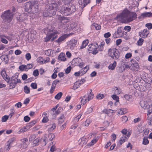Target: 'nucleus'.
Listing matches in <instances>:
<instances>
[{
  "mask_svg": "<svg viewBox=\"0 0 152 152\" xmlns=\"http://www.w3.org/2000/svg\"><path fill=\"white\" fill-rule=\"evenodd\" d=\"M91 2V0H79L78 3L81 5V7L84 8L88 4Z\"/></svg>",
  "mask_w": 152,
  "mask_h": 152,
  "instance_id": "12",
  "label": "nucleus"
},
{
  "mask_svg": "<svg viewBox=\"0 0 152 152\" xmlns=\"http://www.w3.org/2000/svg\"><path fill=\"white\" fill-rule=\"evenodd\" d=\"M112 97L114 100H116L117 102H119V98L117 96L115 95H112Z\"/></svg>",
  "mask_w": 152,
  "mask_h": 152,
  "instance_id": "35",
  "label": "nucleus"
},
{
  "mask_svg": "<svg viewBox=\"0 0 152 152\" xmlns=\"http://www.w3.org/2000/svg\"><path fill=\"white\" fill-rule=\"evenodd\" d=\"M57 18L58 20L60 21L62 23H64V22H65L64 21L65 20H67L66 17L62 16L60 15H57Z\"/></svg>",
  "mask_w": 152,
  "mask_h": 152,
  "instance_id": "16",
  "label": "nucleus"
},
{
  "mask_svg": "<svg viewBox=\"0 0 152 152\" xmlns=\"http://www.w3.org/2000/svg\"><path fill=\"white\" fill-rule=\"evenodd\" d=\"M31 86L33 89H36L37 88V84L35 83H32L31 85Z\"/></svg>",
  "mask_w": 152,
  "mask_h": 152,
  "instance_id": "36",
  "label": "nucleus"
},
{
  "mask_svg": "<svg viewBox=\"0 0 152 152\" xmlns=\"http://www.w3.org/2000/svg\"><path fill=\"white\" fill-rule=\"evenodd\" d=\"M48 137L49 138V140L50 141H51L55 138V136L53 134L50 133L48 135Z\"/></svg>",
  "mask_w": 152,
  "mask_h": 152,
  "instance_id": "29",
  "label": "nucleus"
},
{
  "mask_svg": "<svg viewBox=\"0 0 152 152\" xmlns=\"http://www.w3.org/2000/svg\"><path fill=\"white\" fill-rule=\"evenodd\" d=\"M58 59L61 61H64L66 60L65 55L63 53H61L58 57Z\"/></svg>",
  "mask_w": 152,
  "mask_h": 152,
  "instance_id": "18",
  "label": "nucleus"
},
{
  "mask_svg": "<svg viewBox=\"0 0 152 152\" xmlns=\"http://www.w3.org/2000/svg\"><path fill=\"white\" fill-rule=\"evenodd\" d=\"M46 139H47V137H45V136L43 138H42L41 139V141L42 142V144L43 145L45 146L46 145L47 142L46 141Z\"/></svg>",
  "mask_w": 152,
  "mask_h": 152,
  "instance_id": "31",
  "label": "nucleus"
},
{
  "mask_svg": "<svg viewBox=\"0 0 152 152\" xmlns=\"http://www.w3.org/2000/svg\"><path fill=\"white\" fill-rule=\"evenodd\" d=\"M28 15L26 13H23L17 17V21L22 22L27 20Z\"/></svg>",
  "mask_w": 152,
  "mask_h": 152,
  "instance_id": "9",
  "label": "nucleus"
},
{
  "mask_svg": "<svg viewBox=\"0 0 152 152\" xmlns=\"http://www.w3.org/2000/svg\"><path fill=\"white\" fill-rule=\"evenodd\" d=\"M141 16L143 18L151 17L152 16V13L151 12H146L142 13Z\"/></svg>",
  "mask_w": 152,
  "mask_h": 152,
  "instance_id": "19",
  "label": "nucleus"
},
{
  "mask_svg": "<svg viewBox=\"0 0 152 152\" xmlns=\"http://www.w3.org/2000/svg\"><path fill=\"white\" fill-rule=\"evenodd\" d=\"M89 68V66L88 67V68L87 69L85 70V69H83V70H82V69L80 71L81 73V75H82L85 74L88 70Z\"/></svg>",
  "mask_w": 152,
  "mask_h": 152,
  "instance_id": "49",
  "label": "nucleus"
},
{
  "mask_svg": "<svg viewBox=\"0 0 152 152\" xmlns=\"http://www.w3.org/2000/svg\"><path fill=\"white\" fill-rule=\"evenodd\" d=\"M30 101V99L28 98H26V99L24 102V104H26L29 103Z\"/></svg>",
  "mask_w": 152,
  "mask_h": 152,
  "instance_id": "63",
  "label": "nucleus"
},
{
  "mask_svg": "<svg viewBox=\"0 0 152 152\" xmlns=\"http://www.w3.org/2000/svg\"><path fill=\"white\" fill-rule=\"evenodd\" d=\"M104 97V94H99L97 95L96 97V98L98 99H102Z\"/></svg>",
  "mask_w": 152,
  "mask_h": 152,
  "instance_id": "37",
  "label": "nucleus"
},
{
  "mask_svg": "<svg viewBox=\"0 0 152 152\" xmlns=\"http://www.w3.org/2000/svg\"><path fill=\"white\" fill-rule=\"evenodd\" d=\"M29 128L26 127H26H24L23 128L21 129L19 132H20H20H25Z\"/></svg>",
  "mask_w": 152,
  "mask_h": 152,
  "instance_id": "39",
  "label": "nucleus"
},
{
  "mask_svg": "<svg viewBox=\"0 0 152 152\" xmlns=\"http://www.w3.org/2000/svg\"><path fill=\"white\" fill-rule=\"evenodd\" d=\"M56 127V126L55 124H53L52 126L50 128L49 130V131H51L55 129Z\"/></svg>",
  "mask_w": 152,
  "mask_h": 152,
  "instance_id": "51",
  "label": "nucleus"
},
{
  "mask_svg": "<svg viewBox=\"0 0 152 152\" xmlns=\"http://www.w3.org/2000/svg\"><path fill=\"white\" fill-rule=\"evenodd\" d=\"M30 120V118L28 116H26L24 118V120L26 122H28Z\"/></svg>",
  "mask_w": 152,
  "mask_h": 152,
  "instance_id": "50",
  "label": "nucleus"
},
{
  "mask_svg": "<svg viewBox=\"0 0 152 152\" xmlns=\"http://www.w3.org/2000/svg\"><path fill=\"white\" fill-rule=\"evenodd\" d=\"M81 116V115L80 114L79 115L77 116V117L75 118V120H76L77 121H78L80 118Z\"/></svg>",
  "mask_w": 152,
  "mask_h": 152,
  "instance_id": "61",
  "label": "nucleus"
},
{
  "mask_svg": "<svg viewBox=\"0 0 152 152\" xmlns=\"http://www.w3.org/2000/svg\"><path fill=\"white\" fill-rule=\"evenodd\" d=\"M1 74L3 78L4 79L5 76L7 75L6 73V72L2 70L1 72Z\"/></svg>",
  "mask_w": 152,
  "mask_h": 152,
  "instance_id": "48",
  "label": "nucleus"
},
{
  "mask_svg": "<svg viewBox=\"0 0 152 152\" xmlns=\"http://www.w3.org/2000/svg\"><path fill=\"white\" fill-rule=\"evenodd\" d=\"M44 60L41 57H38L37 59V61L38 63H40L41 64H43L44 63Z\"/></svg>",
  "mask_w": 152,
  "mask_h": 152,
  "instance_id": "28",
  "label": "nucleus"
},
{
  "mask_svg": "<svg viewBox=\"0 0 152 152\" xmlns=\"http://www.w3.org/2000/svg\"><path fill=\"white\" fill-rule=\"evenodd\" d=\"M137 15L136 13L131 12L127 10H124L121 14L117 16L118 19H121L122 22H129L135 19Z\"/></svg>",
  "mask_w": 152,
  "mask_h": 152,
  "instance_id": "1",
  "label": "nucleus"
},
{
  "mask_svg": "<svg viewBox=\"0 0 152 152\" xmlns=\"http://www.w3.org/2000/svg\"><path fill=\"white\" fill-rule=\"evenodd\" d=\"M149 143V141L148 140L147 137H144L143 138L142 144L145 145L148 144Z\"/></svg>",
  "mask_w": 152,
  "mask_h": 152,
  "instance_id": "30",
  "label": "nucleus"
},
{
  "mask_svg": "<svg viewBox=\"0 0 152 152\" xmlns=\"http://www.w3.org/2000/svg\"><path fill=\"white\" fill-rule=\"evenodd\" d=\"M148 118V119H151L152 118V108L148 110L147 114Z\"/></svg>",
  "mask_w": 152,
  "mask_h": 152,
  "instance_id": "22",
  "label": "nucleus"
},
{
  "mask_svg": "<svg viewBox=\"0 0 152 152\" xmlns=\"http://www.w3.org/2000/svg\"><path fill=\"white\" fill-rule=\"evenodd\" d=\"M35 123L36 122L34 121L31 122L28 124V125L26 126V127H28V126H32L35 124Z\"/></svg>",
  "mask_w": 152,
  "mask_h": 152,
  "instance_id": "43",
  "label": "nucleus"
},
{
  "mask_svg": "<svg viewBox=\"0 0 152 152\" xmlns=\"http://www.w3.org/2000/svg\"><path fill=\"white\" fill-rule=\"evenodd\" d=\"M38 3L37 1H28L25 3V10L30 13H34L38 12Z\"/></svg>",
  "mask_w": 152,
  "mask_h": 152,
  "instance_id": "4",
  "label": "nucleus"
},
{
  "mask_svg": "<svg viewBox=\"0 0 152 152\" xmlns=\"http://www.w3.org/2000/svg\"><path fill=\"white\" fill-rule=\"evenodd\" d=\"M88 43V39L84 41L82 43V44L80 47L81 49H83L85 48Z\"/></svg>",
  "mask_w": 152,
  "mask_h": 152,
  "instance_id": "24",
  "label": "nucleus"
},
{
  "mask_svg": "<svg viewBox=\"0 0 152 152\" xmlns=\"http://www.w3.org/2000/svg\"><path fill=\"white\" fill-rule=\"evenodd\" d=\"M110 35H111L110 33V32H108L107 33H105L104 34V37L105 38H108V37H110Z\"/></svg>",
  "mask_w": 152,
  "mask_h": 152,
  "instance_id": "52",
  "label": "nucleus"
},
{
  "mask_svg": "<svg viewBox=\"0 0 152 152\" xmlns=\"http://www.w3.org/2000/svg\"><path fill=\"white\" fill-rule=\"evenodd\" d=\"M143 41L144 40L140 38L139 40L137 42L138 45H142L143 44Z\"/></svg>",
  "mask_w": 152,
  "mask_h": 152,
  "instance_id": "33",
  "label": "nucleus"
},
{
  "mask_svg": "<svg viewBox=\"0 0 152 152\" xmlns=\"http://www.w3.org/2000/svg\"><path fill=\"white\" fill-rule=\"evenodd\" d=\"M25 57L27 60L28 61L29 60L31 59V56L30 54L29 53H26L25 55Z\"/></svg>",
  "mask_w": 152,
  "mask_h": 152,
  "instance_id": "34",
  "label": "nucleus"
},
{
  "mask_svg": "<svg viewBox=\"0 0 152 152\" xmlns=\"http://www.w3.org/2000/svg\"><path fill=\"white\" fill-rule=\"evenodd\" d=\"M33 74L34 76H37L39 75V71L37 69L35 70L34 71Z\"/></svg>",
  "mask_w": 152,
  "mask_h": 152,
  "instance_id": "42",
  "label": "nucleus"
},
{
  "mask_svg": "<svg viewBox=\"0 0 152 152\" xmlns=\"http://www.w3.org/2000/svg\"><path fill=\"white\" fill-rule=\"evenodd\" d=\"M21 51L19 50H16L15 51V53L16 55H19L21 53Z\"/></svg>",
  "mask_w": 152,
  "mask_h": 152,
  "instance_id": "60",
  "label": "nucleus"
},
{
  "mask_svg": "<svg viewBox=\"0 0 152 152\" xmlns=\"http://www.w3.org/2000/svg\"><path fill=\"white\" fill-rule=\"evenodd\" d=\"M71 66H69L65 70V73L66 74H68L71 71Z\"/></svg>",
  "mask_w": 152,
  "mask_h": 152,
  "instance_id": "45",
  "label": "nucleus"
},
{
  "mask_svg": "<svg viewBox=\"0 0 152 152\" xmlns=\"http://www.w3.org/2000/svg\"><path fill=\"white\" fill-rule=\"evenodd\" d=\"M93 25L96 30H98L101 28V26L100 25L96 23H94Z\"/></svg>",
  "mask_w": 152,
  "mask_h": 152,
  "instance_id": "38",
  "label": "nucleus"
},
{
  "mask_svg": "<svg viewBox=\"0 0 152 152\" xmlns=\"http://www.w3.org/2000/svg\"><path fill=\"white\" fill-rule=\"evenodd\" d=\"M39 142V139L37 138L34 140L33 143L35 145L37 144Z\"/></svg>",
  "mask_w": 152,
  "mask_h": 152,
  "instance_id": "57",
  "label": "nucleus"
},
{
  "mask_svg": "<svg viewBox=\"0 0 152 152\" xmlns=\"http://www.w3.org/2000/svg\"><path fill=\"white\" fill-rule=\"evenodd\" d=\"M79 143L81 146H84L86 145L87 141L86 138L83 137L80 138L78 141Z\"/></svg>",
  "mask_w": 152,
  "mask_h": 152,
  "instance_id": "13",
  "label": "nucleus"
},
{
  "mask_svg": "<svg viewBox=\"0 0 152 152\" xmlns=\"http://www.w3.org/2000/svg\"><path fill=\"white\" fill-rule=\"evenodd\" d=\"M72 0H62V2L65 4V5H68V3H70Z\"/></svg>",
  "mask_w": 152,
  "mask_h": 152,
  "instance_id": "44",
  "label": "nucleus"
},
{
  "mask_svg": "<svg viewBox=\"0 0 152 152\" xmlns=\"http://www.w3.org/2000/svg\"><path fill=\"white\" fill-rule=\"evenodd\" d=\"M127 140V137L126 136H123L119 140V142L120 145H121L123 143L126 141Z\"/></svg>",
  "mask_w": 152,
  "mask_h": 152,
  "instance_id": "23",
  "label": "nucleus"
},
{
  "mask_svg": "<svg viewBox=\"0 0 152 152\" xmlns=\"http://www.w3.org/2000/svg\"><path fill=\"white\" fill-rule=\"evenodd\" d=\"M5 36L4 35L0 36V40L3 43L5 44H7L8 43V41L3 37Z\"/></svg>",
  "mask_w": 152,
  "mask_h": 152,
  "instance_id": "26",
  "label": "nucleus"
},
{
  "mask_svg": "<svg viewBox=\"0 0 152 152\" xmlns=\"http://www.w3.org/2000/svg\"><path fill=\"white\" fill-rule=\"evenodd\" d=\"M145 26L147 27L149 29L152 28V24L151 23H147L145 25Z\"/></svg>",
  "mask_w": 152,
  "mask_h": 152,
  "instance_id": "46",
  "label": "nucleus"
},
{
  "mask_svg": "<svg viewBox=\"0 0 152 152\" xmlns=\"http://www.w3.org/2000/svg\"><path fill=\"white\" fill-rule=\"evenodd\" d=\"M19 69L21 71H23L25 69V66H24V65L20 66L19 67Z\"/></svg>",
  "mask_w": 152,
  "mask_h": 152,
  "instance_id": "58",
  "label": "nucleus"
},
{
  "mask_svg": "<svg viewBox=\"0 0 152 152\" xmlns=\"http://www.w3.org/2000/svg\"><path fill=\"white\" fill-rule=\"evenodd\" d=\"M94 97V95L93 94L90 93L88 97V101L91 100Z\"/></svg>",
  "mask_w": 152,
  "mask_h": 152,
  "instance_id": "40",
  "label": "nucleus"
},
{
  "mask_svg": "<svg viewBox=\"0 0 152 152\" xmlns=\"http://www.w3.org/2000/svg\"><path fill=\"white\" fill-rule=\"evenodd\" d=\"M116 66V62L114 61L113 64H111L109 65L108 68L109 69L113 70Z\"/></svg>",
  "mask_w": 152,
  "mask_h": 152,
  "instance_id": "21",
  "label": "nucleus"
},
{
  "mask_svg": "<svg viewBox=\"0 0 152 152\" xmlns=\"http://www.w3.org/2000/svg\"><path fill=\"white\" fill-rule=\"evenodd\" d=\"M128 120L127 117L125 116H123L122 117V121L124 122H126Z\"/></svg>",
  "mask_w": 152,
  "mask_h": 152,
  "instance_id": "53",
  "label": "nucleus"
},
{
  "mask_svg": "<svg viewBox=\"0 0 152 152\" xmlns=\"http://www.w3.org/2000/svg\"><path fill=\"white\" fill-rule=\"evenodd\" d=\"M131 29V28L130 26H126L124 27V29L126 31H130Z\"/></svg>",
  "mask_w": 152,
  "mask_h": 152,
  "instance_id": "47",
  "label": "nucleus"
},
{
  "mask_svg": "<svg viewBox=\"0 0 152 152\" xmlns=\"http://www.w3.org/2000/svg\"><path fill=\"white\" fill-rule=\"evenodd\" d=\"M24 91L26 94H28L30 93V90L29 88L27 86H25L24 88Z\"/></svg>",
  "mask_w": 152,
  "mask_h": 152,
  "instance_id": "32",
  "label": "nucleus"
},
{
  "mask_svg": "<svg viewBox=\"0 0 152 152\" xmlns=\"http://www.w3.org/2000/svg\"><path fill=\"white\" fill-rule=\"evenodd\" d=\"M22 79L23 80H26L27 78V75L26 74H24L22 76Z\"/></svg>",
  "mask_w": 152,
  "mask_h": 152,
  "instance_id": "59",
  "label": "nucleus"
},
{
  "mask_svg": "<svg viewBox=\"0 0 152 152\" xmlns=\"http://www.w3.org/2000/svg\"><path fill=\"white\" fill-rule=\"evenodd\" d=\"M140 104L141 107L144 109L150 108L152 106V102H147L143 101H141L140 102Z\"/></svg>",
  "mask_w": 152,
  "mask_h": 152,
  "instance_id": "7",
  "label": "nucleus"
},
{
  "mask_svg": "<svg viewBox=\"0 0 152 152\" xmlns=\"http://www.w3.org/2000/svg\"><path fill=\"white\" fill-rule=\"evenodd\" d=\"M22 105V103L20 102H18L15 104V106L18 108H20L21 107Z\"/></svg>",
  "mask_w": 152,
  "mask_h": 152,
  "instance_id": "56",
  "label": "nucleus"
},
{
  "mask_svg": "<svg viewBox=\"0 0 152 152\" xmlns=\"http://www.w3.org/2000/svg\"><path fill=\"white\" fill-rule=\"evenodd\" d=\"M87 102V99L86 98L85 99H82L81 100V104H83V105L85 104Z\"/></svg>",
  "mask_w": 152,
  "mask_h": 152,
  "instance_id": "55",
  "label": "nucleus"
},
{
  "mask_svg": "<svg viewBox=\"0 0 152 152\" xmlns=\"http://www.w3.org/2000/svg\"><path fill=\"white\" fill-rule=\"evenodd\" d=\"M9 116L5 115L2 117L1 119L2 122H6Z\"/></svg>",
  "mask_w": 152,
  "mask_h": 152,
  "instance_id": "41",
  "label": "nucleus"
},
{
  "mask_svg": "<svg viewBox=\"0 0 152 152\" xmlns=\"http://www.w3.org/2000/svg\"><path fill=\"white\" fill-rule=\"evenodd\" d=\"M15 140V139L14 138H12L10 139L8 141V142L10 144H11Z\"/></svg>",
  "mask_w": 152,
  "mask_h": 152,
  "instance_id": "64",
  "label": "nucleus"
},
{
  "mask_svg": "<svg viewBox=\"0 0 152 152\" xmlns=\"http://www.w3.org/2000/svg\"><path fill=\"white\" fill-rule=\"evenodd\" d=\"M53 142H51L50 143V145L52 144V146H51V148L50 149V151L51 152H53L54 151H56V147L55 145V143L53 144Z\"/></svg>",
  "mask_w": 152,
  "mask_h": 152,
  "instance_id": "25",
  "label": "nucleus"
},
{
  "mask_svg": "<svg viewBox=\"0 0 152 152\" xmlns=\"http://www.w3.org/2000/svg\"><path fill=\"white\" fill-rule=\"evenodd\" d=\"M13 16V14L10 12V10H8L5 12L4 13L1 15L2 18L4 19L11 20Z\"/></svg>",
  "mask_w": 152,
  "mask_h": 152,
  "instance_id": "8",
  "label": "nucleus"
},
{
  "mask_svg": "<svg viewBox=\"0 0 152 152\" xmlns=\"http://www.w3.org/2000/svg\"><path fill=\"white\" fill-rule=\"evenodd\" d=\"M147 29H144L142 31L140 32L139 33V36L142 38H145L147 37L148 33Z\"/></svg>",
  "mask_w": 152,
  "mask_h": 152,
  "instance_id": "14",
  "label": "nucleus"
},
{
  "mask_svg": "<svg viewBox=\"0 0 152 152\" xmlns=\"http://www.w3.org/2000/svg\"><path fill=\"white\" fill-rule=\"evenodd\" d=\"M132 56V55L131 53H127L125 55V58H128L131 57Z\"/></svg>",
  "mask_w": 152,
  "mask_h": 152,
  "instance_id": "54",
  "label": "nucleus"
},
{
  "mask_svg": "<svg viewBox=\"0 0 152 152\" xmlns=\"http://www.w3.org/2000/svg\"><path fill=\"white\" fill-rule=\"evenodd\" d=\"M67 37L66 34L63 35L56 40L55 42L57 43H60L66 39Z\"/></svg>",
  "mask_w": 152,
  "mask_h": 152,
  "instance_id": "15",
  "label": "nucleus"
},
{
  "mask_svg": "<svg viewBox=\"0 0 152 152\" xmlns=\"http://www.w3.org/2000/svg\"><path fill=\"white\" fill-rule=\"evenodd\" d=\"M17 77L16 76H12L11 78V82L10 83V88L13 89L15 88L17 83Z\"/></svg>",
  "mask_w": 152,
  "mask_h": 152,
  "instance_id": "11",
  "label": "nucleus"
},
{
  "mask_svg": "<svg viewBox=\"0 0 152 152\" xmlns=\"http://www.w3.org/2000/svg\"><path fill=\"white\" fill-rule=\"evenodd\" d=\"M64 115H62L59 119L58 125L60 126L61 124L64 122Z\"/></svg>",
  "mask_w": 152,
  "mask_h": 152,
  "instance_id": "20",
  "label": "nucleus"
},
{
  "mask_svg": "<svg viewBox=\"0 0 152 152\" xmlns=\"http://www.w3.org/2000/svg\"><path fill=\"white\" fill-rule=\"evenodd\" d=\"M58 8V5L56 2L53 3L50 5H47L43 12L44 16L45 17H51L55 15Z\"/></svg>",
  "mask_w": 152,
  "mask_h": 152,
  "instance_id": "2",
  "label": "nucleus"
},
{
  "mask_svg": "<svg viewBox=\"0 0 152 152\" xmlns=\"http://www.w3.org/2000/svg\"><path fill=\"white\" fill-rule=\"evenodd\" d=\"M85 81V80L84 79H82L80 82L77 81L74 84V88L77 89L78 87H79V85H78L77 86H76L77 84H83L84 82Z\"/></svg>",
  "mask_w": 152,
  "mask_h": 152,
  "instance_id": "17",
  "label": "nucleus"
},
{
  "mask_svg": "<svg viewBox=\"0 0 152 152\" xmlns=\"http://www.w3.org/2000/svg\"><path fill=\"white\" fill-rule=\"evenodd\" d=\"M122 42L121 39H119L116 40V44L117 45H119Z\"/></svg>",
  "mask_w": 152,
  "mask_h": 152,
  "instance_id": "62",
  "label": "nucleus"
},
{
  "mask_svg": "<svg viewBox=\"0 0 152 152\" xmlns=\"http://www.w3.org/2000/svg\"><path fill=\"white\" fill-rule=\"evenodd\" d=\"M76 8L72 4L62 6L60 9L59 12L64 15H68L75 12Z\"/></svg>",
  "mask_w": 152,
  "mask_h": 152,
  "instance_id": "3",
  "label": "nucleus"
},
{
  "mask_svg": "<svg viewBox=\"0 0 152 152\" xmlns=\"http://www.w3.org/2000/svg\"><path fill=\"white\" fill-rule=\"evenodd\" d=\"M108 54L110 56L115 60L118 59L120 56L119 53L115 48L109 49L108 51Z\"/></svg>",
  "mask_w": 152,
  "mask_h": 152,
  "instance_id": "6",
  "label": "nucleus"
},
{
  "mask_svg": "<svg viewBox=\"0 0 152 152\" xmlns=\"http://www.w3.org/2000/svg\"><path fill=\"white\" fill-rule=\"evenodd\" d=\"M47 36L45 38V42H47L51 40L52 41H53L57 37L58 32L53 29L51 30L48 29Z\"/></svg>",
  "mask_w": 152,
  "mask_h": 152,
  "instance_id": "5",
  "label": "nucleus"
},
{
  "mask_svg": "<svg viewBox=\"0 0 152 152\" xmlns=\"http://www.w3.org/2000/svg\"><path fill=\"white\" fill-rule=\"evenodd\" d=\"M88 47V50L91 51L90 52V53H92L93 54H96L98 53V51L97 50V48L96 47L95 45L91 44L89 45Z\"/></svg>",
  "mask_w": 152,
  "mask_h": 152,
  "instance_id": "10",
  "label": "nucleus"
},
{
  "mask_svg": "<svg viewBox=\"0 0 152 152\" xmlns=\"http://www.w3.org/2000/svg\"><path fill=\"white\" fill-rule=\"evenodd\" d=\"M63 95L62 92H60L58 93L55 96V99L59 100L61 97Z\"/></svg>",
  "mask_w": 152,
  "mask_h": 152,
  "instance_id": "27",
  "label": "nucleus"
}]
</instances>
